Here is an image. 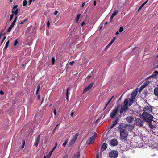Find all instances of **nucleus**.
<instances>
[{
  "label": "nucleus",
  "instance_id": "obj_1",
  "mask_svg": "<svg viewBox=\"0 0 158 158\" xmlns=\"http://www.w3.org/2000/svg\"><path fill=\"white\" fill-rule=\"evenodd\" d=\"M134 98H131L129 99V102L128 99H125L123 102V105L122 106L120 111V114H122L123 112L126 113L127 110L128 109V106H131L133 103L134 100Z\"/></svg>",
  "mask_w": 158,
  "mask_h": 158
},
{
  "label": "nucleus",
  "instance_id": "obj_2",
  "mask_svg": "<svg viewBox=\"0 0 158 158\" xmlns=\"http://www.w3.org/2000/svg\"><path fill=\"white\" fill-rule=\"evenodd\" d=\"M142 118L144 121L147 123H150L153 118V116L147 112H143L142 114Z\"/></svg>",
  "mask_w": 158,
  "mask_h": 158
},
{
  "label": "nucleus",
  "instance_id": "obj_3",
  "mask_svg": "<svg viewBox=\"0 0 158 158\" xmlns=\"http://www.w3.org/2000/svg\"><path fill=\"white\" fill-rule=\"evenodd\" d=\"M120 108V105L118 104L116 106L114 107V108L112 110L110 114V117L111 118H113L116 115L118 110Z\"/></svg>",
  "mask_w": 158,
  "mask_h": 158
},
{
  "label": "nucleus",
  "instance_id": "obj_4",
  "mask_svg": "<svg viewBox=\"0 0 158 158\" xmlns=\"http://www.w3.org/2000/svg\"><path fill=\"white\" fill-rule=\"evenodd\" d=\"M128 135V133L127 131L120 132V139L121 140L125 141L127 139Z\"/></svg>",
  "mask_w": 158,
  "mask_h": 158
},
{
  "label": "nucleus",
  "instance_id": "obj_5",
  "mask_svg": "<svg viewBox=\"0 0 158 158\" xmlns=\"http://www.w3.org/2000/svg\"><path fill=\"white\" fill-rule=\"evenodd\" d=\"M92 135L91 137H90L89 140H87L86 141V143L88 145H90L91 143L93 142L95 140V138L96 137L97 134L96 132H94L92 133Z\"/></svg>",
  "mask_w": 158,
  "mask_h": 158
},
{
  "label": "nucleus",
  "instance_id": "obj_6",
  "mask_svg": "<svg viewBox=\"0 0 158 158\" xmlns=\"http://www.w3.org/2000/svg\"><path fill=\"white\" fill-rule=\"evenodd\" d=\"M118 152L117 151L112 150L109 152V156L110 158H117L118 157Z\"/></svg>",
  "mask_w": 158,
  "mask_h": 158
},
{
  "label": "nucleus",
  "instance_id": "obj_7",
  "mask_svg": "<svg viewBox=\"0 0 158 158\" xmlns=\"http://www.w3.org/2000/svg\"><path fill=\"white\" fill-rule=\"evenodd\" d=\"M126 124L124 125L123 123H120L118 128V130L120 132L126 131Z\"/></svg>",
  "mask_w": 158,
  "mask_h": 158
},
{
  "label": "nucleus",
  "instance_id": "obj_8",
  "mask_svg": "<svg viewBox=\"0 0 158 158\" xmlns=\"http://www.w3.org/2000/svg\"><path fill=\"white\" fill-rule=\"evenodd\" d=\"M135 124L137 126L141 127L143 125V121L140 118H135Z\"/></svg>",
  "mask_w": 158,
  "mask_h": 158
},
{
  "label": "nucleus",
  "instance_id": "obj_9",
  "mask_svg": "<svg viewBox=\"0 0 158 158\" xmlns=\"http://www.w3.org/2000/svg\"><path fill=\"white\" fill-rule=\"evenodd\" d=\"M151 107V106L149 104L147 106H145L143 109L144 112H152V109Z\"/></svg>",
  "mask_w": 158,
  "mask_h": 158
},
{
  "label": "nucleus",
  "instance_id": "obj_10",
  "mask_svg": "<svg viewBox=\"0 0 158 158\" xmlns=\"http://www.w3.org/2000/svg\"><path fill=\"white\" fill-rule=\"evenodd\" d=\"M18 7L17 5H15L13 8V9L12 10V13L15 15H17L18 13V9L17 8Z\"/></svg>",
  "mask_w": 158,
  "mask_h": 158
},
{
  "label": "nucleus",
  "instance_id": "obj_11",
  "mask_svg": "<svg viewBox=\"0 0 158 158\" xmlns=\"http://www.w3.org/2000/svg\"><path fill=\"white\" fill-rule=\"evenodd\" d=\"M118 142L117 141V140L115 138H114L111 140L110 142V145L113 146H116L118 144Z\"/></svg>",
  "mask_w": 158,
  "mask_h": 158
},
{
  "label": "nucleus",
  "instance_id": "obj_12",
  "mask_svg": "<svg viewBox=\"0 0 158 158\" xmlns=\"http://www.w3.org/2000/svg\"><path fill=\"white\" fill-rule=\"evenodd\" d=\"M134 118L132 116H128L126 118V121L129 123H131L134 121Z\"/></svg>",
  "mask_w": 158,
  "mask_h": 158
},
{
  "label": "nucleus",
  "instance_id": "obj_13",
  "mask_svg": "<svg viewBox=\"0 0 158 158\" xmlns=\"http://www.w3.org/2000/svg\"><path fill=\"white\" fill-rule=\"evenodd\" d=\"M93 85V83H91V84H90L88 87H86L84 89L83 92L84 93L90 90V89L92 87Z\"/></svg>",
  "mask_w": 158,
  "mask_h": 158
},
{
  "label": "nucleus",
  "instance_id": "obj_14",
  "mask_svg": "<svg viewBox=\"0 0 158 158\" xmlns=\"http://www.w3.org/2000/svg\"><path fill=\"white\" fill-rule=\"evenodd\" d=\"M126 127H127L128 131H131L134 128V127L133 124H126Z\"/></svg>",
  "mask_w": 158,
  "mask_h": 158
},
{
  "label": "nucleus",
  "instance_id": "obj_15",
  "mask_svg": "<svg viewBox=\"0 0 158 158\" xmlns=\"http://www.w3.org/2000/svg\"><path fill=\"white\" fill-rule=\"evenodd\" d=\"M40 135H39L37 137L34 143V145L37 147L38 146V144L40 142Z\"/></svg>",
  "mask_w": 158,
  "mask_h": 158
},
{
  "label": "nucleus",
  "instance_id": "obj_16",
  "mask_svg": "<svg viewBox=\"0 0 158 158\" xmlns=\"http://www.w3.org/2000/svg\"><path fill=\"white\" fill-rule=\"evenodd\" d=\"M73 158H80L79 152L75 153L73 156Z\"/></svg>",
  "mask_w": 158,
  "mask_h": 158
},
{
  "label": "nucleus",
  "instance_id": "obj_17",
  "mask_svg": "<svg viewBox=\"0 0 158 158\" xmlns=\"http://www.w3.org/2000/svg\"><path fill=\"white\" fill-rule=\"evenodd\" d=\"M154 94L156 96L158 97V87H155L154 88Z\"/></svg>",
  "mask_w": 158,
  "mask_h": 158
},
{
  "label": "nucleus",
  "instance_id": "obj_18",
  "mask_svg": "<svg viewBox=\"0 0 158 158\" xmlns=\"http://www.w3.org/2000/svg\"><path fill=\"white\" fill-rule=\"evenodd\" d=\"M107 144L106 143H104L102 145V151H104L107 148Z\"/></svg>",
  "mask_w": 158,
  "mask_h": 158
},
{
  "label": "nucleus",
  "instance_id": "obj_19",
  "mask_svg": "<svg viewBox=\"0 0 158 158\" xmlns=\"http://www.w3.org/2000/svg\"><path fill=\"white\" fill-rule=\"evenodd\" d=\"M149 84V81H146L141 85L140 89H143L145 87Z\"/></svg>",
  "mask_w": 158,
  "mask_h": 158
},
{
  "label": "nucleus",
  "instance_id": "obj_20",
  "mask_svg": "<svg viewBox=\"0 0 158 158\" xmlns=\"http://www.w3.org/2000/svg\"><path fill=\"white\" fill-rule=\"evenodd\" d=\"M152 121H151L150 123H148L149 127L151 129H153L154 128H156V127H155V126L152 124Z\"/></svg>",
  "mask_w": 158,
  "mask_h": 158
},
{
  "label": "nucleus",
  "instance_id": "obj_21",
  "mask_svg": "<svg viewBox=\"0 0 158 158\" xmlns=\"http://www.w3.org/2000/svg\"><path fill=\"white\" fill-rule=\"evenodd\" d=\"M137 93L135 92H133L131 94V98L134 99Z\"/></svg>",
  "mask_w": 158,
  "mask_h": 158
},
{
  "label": "nucleus",
  "instance_id": "obj_22",
  "mask_svg": "<svg viewBox=\"0 0 158 158\" xmlns=\"http://www.w3.org/2000/svg\"><path fill=\"white\" fill-rule=\"evenodd\" d=\"M9 44V40H8L6 43V45H5V47H4V49L5 50H6L7 48L8 47V45Z\"/></svg>",
  "mask_w": 158,
  "mask_h": 158
},
{
  "label": "nucleus",
  "instance_id": "obj_23",
  "mask_svg": "<svg viewBox=\"0 0 158 158\" xmlns=\"http://www.w3.org/2000/svg\"><path fill=\"white\" fill-rule=\"evenodd\" d=\"M66 98L67 101L69 100V99L68 98V96L69 95V88H67L66 89Z\"/></svg>",
  "mask_w": 158,
  "mask_h": 158
},
{
  "label": "nucleus",
  "instance_id": "obj_24",
  "mask_svg": "<svg viewBox=\"0 0 158 158\" xmlns=\"http://www.w3.org/2000/svg\"><path fill=\"white\" fill-rule=\"evenodd\" d=\"M40 84H39L38 85V86L37 87V90H36V92H35V94L36 95H37L38 94V93L39 92V90H40Z\"/></svg>",
  "mask_w": 158,
  "mask_h": 158
},
{
  "label": "nucleus",
  "instance_id": "obj_25",
  "mask_svg": "<svg viewBox=\"0 0 158 158\" xmlns=\"http://www.w3.org/2000/svg\"><path fill=\"white\" fill-rule=\"evenodd\" d=\"M118 12L119 11L118 10H115L113 12L112 15L114 16L117 14L118 13Z\"/></svg>",
  "mask_w": 158,
  "mask_h": 158
},
{
  "label": "nucleus",
  "instance_id": "obj_26",
  "mask_svg": "<svg viewBox=\"0 0 158 158\" xmlns=\"http://www.w3.org/2000/svg\"><path fill=\"white\" fill-rule=\"evenodd\" d=\"M80 15L81 14H79L77 15V17L76 19V22L77 23L78 21Z\"/></svg>",
  "mask_w": 158,
  "mask_h": 158
},
{
  "label": "nucleus",
  "instance_id": "obj_27",
  "mask_svg": "<svg viewBox=\"0 0 158 158\" xmlns=\"http://www.w3.org/2000/svg\"><path fill=\"white\" fill-rule=\"evenodd\" d=\"M68 139H65V141L63 143V144L62 145V146L64 147H65V146L66 145L67 143H68Z\"/></svg>",
  "mask_w": 158,
  "mask_h": 158
},
{
  "label": "nucleus",
  "instance_id": "obj_28",
  "mask_svg": "<svg viewBox=\"0 0 158 158\" xmlns=\"http://www.w3.org/2000/svg\"><path fill=\"white\" fill-rule=\"evenodd\" d=\"M76 138H75L74 137L70 141V143H71L72 144L76 140Z\"/></svg>",
  "mask_w": 158,
  "mask_h": 158
},
{
  "label": "nucleus",
  "instance_id": "obj_29",
  "mask_svg": "<svg viewBox=\"0 0 158 158\" xmlns=\"http://www.w3.org/2000/svg\"><path fill=\"white\" fill-rule=\"evenodd\" d=\"M13 27H12V26H10L8 28V29L7 31V32H10L12 28Z\"/></svg>",
  "mask_w": 158,
  "mask_h": 158
},
{
  "label": "nucleus",
  "instance_id": "obj_30",
  "mask_svg": "<svg viewBox=\"0 0 158 158\" xmlns=\"http://www.w3.org/2000/svg\"><path fill=\"white\" fill-rule=\"evenodd\" d=\"M27 4V1L26 0L23 1V6H25Z\"/></svg>",
  "mask_w": 158,
  "mask_h": 158
},
{
  "label": "nucleus",
  "instance_id": "obj_31",
  "mask_svg": "<svg viewBox=\"0 0 158 158\" xmlns=\"http://www.w3.org/2000/svg\"><path fill=\"white\" fill-rule=\"evenodd\" d=\"M118 122V118H117L115 120L113 124H114V125H115L116 124H117Z\"/></svg>",
  "mask_w": 158,
  "mask_h": 158
},
{
  "label": "nucleus",
  "instance_id": "obj_32",
  "mask_svg": "<svg viewBox=\"0 0 158 158\" xmlns=\"http://www.w3.org/2000/svg\"><path fill=\"white\" fill-rule=\"evenodd\" d=\"M123 27H120L119 30L118 31H119V32L121 33L123 31Z\"/></svg>",
  "mask_w": 158,
  "mask_h": 158
},
{
  "label": "nucleus",
  "instance_id": "obj_33",
  "mask_svg": "<svg viewBox=\"0 0 158 158\" xmlns=\"http://www.w3.org/2000/svg\"><path fill=\"white\" fill-rule=\"evenodd\" d=\"M55 61V58L53 57L52 59V64L53 65L54 64V62Z\"/></svg>",
  "mask_w": 158,
  "mask_h": 158
},
{
  "label": "nucleus",
  "instance_id": "obj_34",
  "mask_svg": "<svg viewBox=\"0 0 158 158\" xmlns=\"http://www.w3.org/2000/svg\"><path fill=\"white\" fill-rule=\"evenodd\" d=\"M14 15L13 14H11L10 16V18H9V21H11L12 19H13V17Z\"/></svg>",
  "mask_w": 158,
  "mask_h": 158
},
{
  "label": "nucleus",
  "instance_id": "obj_35",
  "mask_svg": "<svg viewBox=\"0 0 158 158\" xmlns=\"http://www.w3.org/2000/svg\"><path fill=\"white\" fill-rule=\"evenodd\" d=\"M27 19H26L24 20H23V21H21L20 22V24H24L25 23V22H26L27 20Z\"/></svg>",
  "mask_w": 158,
  "mask_h": 158
},
{
  "label": "nucleus",
  "instance_id": "obj_36",
  "mask_svg": "<svg viewBox=\"0 0 158 158\" xmlns=\"http://www.w3.org/2000/svg\"><path fill=\"white\" fill-rule=\"evenodd\" d=\"M25 143V140H23V145H22V149L23 148H24Z\"/></svg>",
  "mask_w": 158,
  "mask_h": 158
},
{
  "label": "nucleus",
  "instance_id": "obj_37",
  "mask_svg": "<svg viewBox=\"0 0 158 158\" xmlns=\"http://www.w3.org/2000/svg\"><path fill=\"white\" fill-rule=\"evenodd\" d=\"M18 41L17 40H15V42H14V46H15L17 44H18Z\"/></svg>",
  "mask_w": 158,
  "mask_h": 158
},
{
  "label": "nucleus",
  "instance_id": "obj_38",
  "mask_svg": "<svg viewBox=\"0 0 158 158\" xmlns=\"http://www.w3.org/2000/svg\"><path fill=\"white\" fill-rule=\"evenodd\" d=\"M74 63V61H72L71 62H70L69 63V64L70 65H73V64Z\"/></svg>",
  "mask_w": 158,
  "mask_h": 158
},
{
  "label": "nucleus",
  "instance_id": "obj_39",
  "mask_svg": "<svg viewBox=\"0 0 158 158\" xmlns=\"http://www.w3.org/2000/svg\"><path fill=\"white\" fill-rule=\"evenodd\" d=\"M16 23V22L15 21H13L11 25L10 26H12V27H13Z\"/></svg>",
  "mask_w": 158,
  "mask_h": 158
},
{
  "label": "nucleus",
  "instance_id": "obj_40",
  "mask_svg": "<svg viewBox=\"0 0 158 158\" xmlns=\"http://www.w3.org/2000/svg\"><path fill=\"white\" fill-rule=\"evenodd\" d=\"M114 17V16H113L111 15L110 17V21L111 22H112V20H113V18Z\"/></svg>",
  "mask_w": 158,
  "mask_h": 158
},
{
  "label": "nucleus",
  "instance_id": "obj_41",
  "mask_svg": "<svg viewBox=\"0 0 158 158\" xmlns=\"http://www.w3.org/2000/svg\"><path fill=\"white\" fill-rule=\"evenodd\" d=\"M35 0H29V4L30 5L31 3L33 1L34 2Z\"/></svg>",
  "mask_w": 158,
  "mask_h": 158
},
{
  "label": "nucleus",
  "instance_id": "obj_42",
  "mask_svg": "<svg viewBox=\"0 0 158 158\" xmlns=\"http://www.w3.org/2000/svg\"><path fill=\"white\" fill-rule=\"evenodd\" d=\"M55 149V147H54L52 150L49 152V153H50L51 154H52V153L53 152V151L54 150V149Z\"/></svg>",
  "mask_w": 158,
  "mask_h": 158
},
{
  "label": "nucleus",
  "instance_id": "obj_43",
  "mask_svg": "<svg viewBox=\"0 0 158 158\" xmlns=\"http://www.w3.org/2000/svg\"><path fill=\"white\" fill-rule=\"evenodd\" d=\"M47 26L49 28V26L50 25V23H49V20H48L47 22Z\"/></svg>",
  "mask_w": 158,
  "mask_h": 158
},
{
  "label": "nucleus",
  "instance_id": "obj_44",
  "mask_svg": "<svg viewBox=\"0 0 158 158\" xmlns=\"http://www.w3.org/2000/svg\"><path fill=\"white\" fill-rule=\"evenodd\" d=\"M51 154L49 153L46 156V157H47V158H49L51 156Z\"/></svg>",
  "mask_w": 158,
  "mask_h": 158
},
{
  "label": "nucleus",
  "instance_id": "obj_45",
  "mask_svg": "<svg viewBox=\"0 0 158 158\" xmlns=\"http://www.w3.org/2000/svg\"><path fill=\"white\" fill-rule=\"evenodd\" d=\"M6 38V36H5V37H4V38H3V40H2V42L1 43V45H2V43H3L4 41L5 40Z\"/></svg>",
  "mask_w": 158,
  "mask_h": 158
},
{
  "label": "nucleus",
  "instance_id": "obj_46",
  "mask_svg": "<svg viewBox=\"0 0 158 158\" xmlns=\"http://www.w3.org/2000/svg\"><path fill=\"white\" fill-rule=\"evenodd\" d=\"M148 2V0H147L144 3H143L141 5L143 7L147 2Z\"/></svg>",
  "mask_w": 158,
  "mask_h": 158
},
{
  "label": "nucleus",
  "instance_id": "obj_47",
  "mask_svg": "<svg viewBox=\"0 0 158 158\" xmlns=\"http://www.w3.org/2000/svg\"><path fill=\"white\" fill-rule=\"evenodd\" d=\"M53 113L54 115H56V109H54L53 110Z\"/></svg>",
  "mask_w": 158,
  "mask_h": 158
},
{
  "label": "nucleus",
  "instance_id": "obj_48",
  "mask_svg": "<svg viewBox=\"0 0 158 158\" xmlns=\"http://www.w3.org/2000/svg\"><path fill=\"white\" fill-rule=\"evenodd\" d=\"M115 39H116V37H114L113 39L112 40H111L112 42H114L115 40Z\"/></svg>",
  "mask_w": 158,
  "mask_h": 158
},
{
  "label": "nucleus",
  "instance_id": "obj_49",
  "mask_svg": "<svg viewBox=\"0 0 158 158\" xmlns=\"http://www.w3.org/2000/svg\"><path fill=\"white\" fill-rule=\"evenodd\" d=\"M85 25V23L84 22H83L81 24V26H83Z\"/></svg>",
  "mask_w": 158,
  "mask_h": 158
},
{
  "label": "nucleus",
  "instance_id": "obj_50",
  "mask_svg": "<svg viewBox=\"0 0 158 158\" xmlns=\"http://www.w3.org/2000/svg\"><path fill=\"white\" fill-rule=\"evenodd\" d=\"M0 94L1 95H3L4 94V93L1 90L0 91Z\"/></svg>",
  "mask_w": 158,
  "mask_h": 158
},
{
  "label": "nucleus",
  "instance_id": "obj_51",
  "mask_svg": "<svg viewBox=\"0 0 158 158\" xmlns=\"http://www.w3.org/2000/svg\"><path fill=\"white\" fill-rule=\"evenodd\" d=\"M143 7L141 5L140 7H139V8L138 10V11H139Z\"/></svg>",
  "mask_w": 158,
  "mask_h": 158
},
{
  "label": "nucleus",
  "instance_id": "obj_52",
  "mask_svg": "<svg viewBox=\"0 0 158 158\" xmlns=\"http://www.w3.org/2000/svg\"><path fill=\"white\" fill-rule=\"evenodd\" d=\"M113 42H112L111 41H110V42L109 43V44H108L109 46H110L111 44H113Z\"/></svg>",
  "mask_w": 158,
  "mask_h": 158
},
{
  "label": "nucleus",
  "instance_id": "obj_53",
  "mask_svg": "<svg viewBox=\"0 0 158 158\" xmlns=\"http://www.w3.org/2000/svg\"><path fill=\"white\" fill-rule=\"evenodd\" d=\"M113 42H112L111 41H110V42L109 43V44H108L109 46H110L111 44H113Z\"/></svg>",
  "mask_w": 158,
  "mask_h": 158
},
{
  "label": "nucleus",
  "instance_id": "obj_54",
  "mask_svg": "<svg viewBox=\"0 0 158 158\" xmlns=\"http://www.w3.org/2000/svg\"><path fill=\"white\" fill-rule=\"evenodd\" d=\"M115 126V125H114V124H113L111 125V126H110V129H112V128H113Z\"/></svg>",
  "mask_w": 158,
  "mask_h": 158
},
{
  "label": "nucleus",
  "instance_id": "obj_55",
  "mask_svg": "<svg viewBox=\"0 0 158 158\" xmlns=\"http://www.w3.org/2000/svg\"><path fill=\"white\" fill-rule=\"evenodd\" d=\"M110 102H111V101L110 100H109L108 101V102H107V103L106 105V106H107L110 103Z\"/></svg>",
  "mask_w": 158,
  "mask_h": 158
},
{
  "label": "nucleus",
  "instance_id": "obj_56",
  "mask_svg": "<svg viewBox=\"0 0 158 158\" xmlns=\"http://www.w3.org/2000/svg\"><path fill=\"white\" fill-rule=\"evenodd\" d=\"M58 13V12L56 10L55 11V12L54 13V15H56Z\"/></svg>",
  "mask_w": 158,
  "mask_h": 158
},
{
  "label": "nucleus",
  "instance_id": "obj_57",
  "mask_svg": "<svg viewBox=\"0 0 158 158\" xmlns=\"http://www.w3.org/2000/svg\"><path fill=\"white\" fill-rule=\"evenodd\" d=\"M93 4H94V6H96V1H94Z\"/></svg>",
  "mask_w": 158,
  "mask_h": 158
},
{
  "label": "nucleus",
  "instance_id": "obj_58",
  "mask_svg": "<svg viewBox=\"0 0 158 158\" xmlns=\"http://www.w3.org/2000/svg\"><path fill=\"white\" fill-rule=\"evenodd\" d=\"M85 2H84L83 3H82V6H81V7H83L84 5H85Z\"/></svg>",
  "mask_w": 158,
  "mask_h": 158
},
{
  "label": "nucleus",
  "instance_id": "obj_59",
  "mask_svg": "<svg viewBox=\"0 0 158 158\" xmlns=\"http://www.w3.org/2000/svg\"><path fill=\"white\" fill-rule=\"evenodd\" d=\"M110 46H109L108 45L106 47V48H105V49L106 50H107V49L109 48V47H110Z\"/></svg>",
  "mask_w": 158,
  "mask_h": 158
},
{
  "label": "nucleus",
  "instance_id": "obj_60",
  "mask_svg": "<svg viewBox=\"0 0 158 158\" xmlns=\"http://www.w3.org/2000/svg\"><path fill=\"white\" fill-rule=\"evenodd\" d=\"M17 16H16L14 19V21H15V22H16L17 21Z\"/></svg>",
  "mask_w": 158,
  "mask_h": 158
},
{
  "label": "nucleus",
  "instance_id": "obj_61",
  "mask_svg": "<svg viewBox=\"0 0 158 158\" xmlns=\"http://www.w3.org/2000/svg\"><path fill=\"white\" fill-rule=\"evenodd\" d=\"M68 158V155L67 154H66L65 156H64V158Z\"/></svg>",
  "mask_w": 158,
  "mask_h": 158
},
{
  "label": "nucleus",
  "instance_id": "obj_62",
  "mask_svg": "<svg viewBox=\"0 0 158 158\" xmlns=\"http://www.w3.org/2000/svg\"><path fill=\"white\" fill-rule=\"evenodd\" d=\"M37 99L38 100H40V97L39 95H38L37 96Z\"/></svg>",
  "mask_w": 158,
  "mask_h": 158
},
{
  "label": "nucleus",
  "instance_id": "obj_63",
  "mask_svg": "<svg viewBox=\"0 0 158 158\" xmlns=\"http://www.w3.org/2000/svg\"><path fill=\"white\" fill-rule=\"evenodd\" d=\"M119 34V31H118L115 33V35H118V34Z\"/></svg>",
  "mask_w": 158,
  "mask_h": 158
},
{
  "label": "nucleus",
  "instance_id": "obj_64",
  "mask_svg": "<svg viewBox=\"0 0 158 158\" xmlns=\"http://www.w3.org/2000/svg\"><path fill=\"white\" fill-rule=\"evenodd\" d=\"M73 115H74V113L73 112H72L70 114L71 116L72 117L73 116Z\"/></svg>",
  "mask_w": 158,
  "mask_h": 158
}]
</instances>
